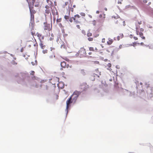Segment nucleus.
<instances>
[{
	"label": "nucleus",
	"instance_id": "obj_2",
	"mask_svg": "<svg viewBox=\"0 0 153 153\" xmlns=\"http://www.w3.org/2000/svg\"><path fill=\"white\" fill-rule=\"evenodd\" d=\"M80 94V92L78 91H75L73 94L70 97L74 102H75L77 98Z\"/></svg>",
	"mask_w": 153,
	"mask_h": 153
},
{
	"label": "nucleus",
	"instance_id": "obj_43",
	"mask_svg": "<svg viewBox=\"0 0 153 153\" xmlns=\"http://www.w3.org/2000/svg\"><path fill=\"white\" fill-rule=\"evenodd\" d=\"M23 50H24V49H23V48H22L21 49V52H23Z\"/></svg>",
	"mask_w": 153,
	"mask_h": 153
},
{
	"label": "nucleus",
	"instance_id": "obj_62",
	"mask_svg": "<svg viewBox=\"0 0 153 153\" xmlns=\"http://www.w3.org/2000/svg\"><path fill=\"white\" fill-rule=\"evenodd\" d=\"M138 44H140V43H138Z\"/></svg>",
	"mask_w": 153,
	"mask_h": 153
},
{
	"label": "nucleus",
	"instance_id": "obj_31",
	"mask_svg": "<svg viewBox=\"0 0 153 153\" xmlns=\"http://www.w3.org/2000/svg\"><path fill=\"white\" fill-rule=\"evenodd\" d=\"M45 11H46V13L48 14L49 12V10H48V9H47L45 10Z\"/></svg>",
	"mask_w": 153,
	"mask_h": 153
},
{
	"label": "nucleus",
	"instance_id": "obj_6",
	"mask_svg": "<svg viewBox=\"0 0 153 153\" xmlns=\"http://www.w3.org/2000/svg\"><path fill=\"white\" fill-rule=\"evenodd\" d=\"M82 91L86 90L88 88V86L86 83H83L80 85Z\"/></svg>",
	"mask_w": 153,
	"mask_h": 153
},
{
	"label": "nucleus",
	"instance_id": "obj_27",
	"mask_svg": "<svg viewBox=\"0 0 153 153\" xmlns=\"http://www.w3.org/2000/svg\"><path fill=\"white\" fill-rule=\"evenodd\" d=\"M80 14L83 16H85V14L84 13H80Z\"/></svg>",
	"mask_w": 153,
	"mask_h": 153
},
{
	"label": "nucleus",
	"instance_id": "obj_56",
	"mask_svg": "<svg viewBox=\"0 0 153 153\" xmlns=\"http://www.w3.org/2000/svg\"><path fill=\"white\" fill-rule=\"evenodd\" d=\"M151 2H149V5L150 4H151Z\"/></svg>",
	"mask_w": 153,
	"mask_h": 153
},
{
	"label": "nucleus",
	"instance_id": "obj_57",
	"mask_svg": "<svg viewBox=\"0 0 153 153\" xmlns=\"http://www.w3.org/2000/svg\"><path fill=\"white\" fill-rule=\"evenodd\" d=\"M140 84L141 85H142V82H140Z\"/></svg>",
	"mask_w": 153,
	"mask_h": 153
},
{
	"label": "nucleus",
	"instance_id": "obj_59",
	"mask_svg": "<svg viewBox=\"0 0 153 153\" xmlns=\"http://www.w3.org/2000/svg\"><path fill=\"white\" fill-rule=\"evenodd\" d=\"M105 10H107V9L106 8H105Z\"/></svg>",
	"mask_w": 153,
	"mask_h": 153
},
{
	"label": "nucleus",
	"instance_id": "obj_25",
	"mask_svg": "<svg viewBox=\"0 0 153 153\" xmlns=\"http://www.w3.org/2000/svg\"><path fill=\"white\" fill-rule=\"evenodd\" d=\"M92 24L94 25H95L96 24V21L95 20H94L92 21Z\"/></svg>",
	"mask_w": 153,
	"mask_h": 153
},
{
	"label": "nucleus",
	"instance_id": "obj_3",
	"mask_svg": "<svg viewBox=\"0 0 153 153\" xmlns=\"http://www.w3.org/2000/svg\"><path fill=\"white\" fill-rule=\"evenodd\" d=\"M80 16L78 14H76L73 17L74 22L76 24L80 23Z\"/></svg>",
	"mask_w": 153,
	"mask_h": 153
},
{
	"label": "nucleus",
	"instance_id": "obj_32",
	"mask_svg": "<svg viewBox=\"0 0 153 153\" xmlns=\"http://www.w3.org/2000/svg\"><path fill=\"white\" fill-rule=\"evenodd\" d=\"M70 11L73 12L74 11V8L73 7H72L70 8Z\"/></svg>",
	"mask_w": 153,
	"mask_h": 153
},
{
	"label": "nucleus",
	"instance_id": "obj_46",
	"mask_svg": "<svg viewBox=\"0 0 153 153\" xmlns=\"http://www.w3.org/2000/svg\"><path fill=\"white\" fill-rule=\"evenodd\" d=\"M92 54V53L91 52H90L88 53V54L89 55H91V54Z\"/></svg>",
	"mask_w": 153,
	"mask_h": 153
},
{
	"label": "nucleus",
	"instance_id": "obj_1",
	"mask_svg": "<svg viewBox=\"0 0 153 153\" xmlns=\"http://www.w3.org/2000/svg\"><path fill=\"white\" fill-rule=\"evenodd\" d=\"M78 54L81 58L85 57L86 55L85 49L83 48H81L78 51Z\"/></svg>",
	"mask_w": 153,
	"mask_h": 153
},
{
	"label": "nucleus",
	"instance_id": "obj_15",
	"mask_svg": "<svg viewBox=\"0 0 153 153\" xmlns=\"http://www.w3.org/2000/svg\"><path fill=\"white\" fill-rule=\"evenodd\" d=\"M30 13H31V17H32V13L34 14L36 12H35V10H33V11L32 10V9H31L30 8Z\"/></svg>",
	"mask_w": 153,
	"mask_h": 153
},
{
	"label": "nucleus",
	"instance_id": "obj_42",
	"mask_svg": "<svg viewBox=\"0 0 153 153\" xmlns=\"http://www.w3.org/2000/svg\"><path fill=\"white\" fill-rule=\"evenodd\" d=\"M45 7H46V8L47 9H49V7L48 6V5H46V6H45Z\"/></svg>",
	"mask_w": 153,
	"mask_h": 153
},
{
	"label": "nucleus",
	"instance_id": "obj_47",
	"mask_svg": "<svg viewBox=\"0 0 153 153\" xmlns=\"http://www.w3.org/2000/svg\"><path fill=\"white\" fill-rule=\"evenodd\" d=\"M32 78L33 79V78H34V79H35V76H33L32 77Z\"/></svg>",
	"mask_w": 153,
	"mask_h": 153
},
{
	"label": "nucleus",
	"instance_id": "obj_39",
	"mask_svg": "<svg viewBox=\"0 0 153 153\" xmlns=\"http://www.w3.org/2000/svg\"><path fill=\"white\" fill-rule=\"evenodd\" d=\"M68 3V2H66L65 3V5H64V6H66Z\"/></svg>",
	"mask_w": 153,
	"mask_h": 153
},
{
	"label": "nucleus",
	"instance_id": "obj_30",
	"mask_svg": "<svg viewBox=\"0 0 153 153\" xmlns=\"http://www.w3.org/2000/svg\"><path fill=\"white\" fill-rule=\"evenodd\" d=\"M105 38H103L102 40V43H105Z\"/></svg>",
	"mask_w": 153,
	"mask_h": 153
},
{
	"label": "nucleus",
	"instance_id": "obj_50",
	"mask_svg": "<svg viewBox=\"0 0 153 153\" xmlns=\"http://www.w3.org/2000/svg\"><path fill=\"white\" fill-rule=\"evenodd\" d=\"M63 68H62V67L61 68H60V70H61V71H62V70H63Z\"/></svg>",
	"mask_w": 153,
	"mask_h": 153
},
{
	"label": "nucleus",
	"instance_id": "obj_48",
	"mask_svg": "<svg viewBox=\"0 0 153 153\" xmlns=\"http://www.w3.org/2000/svg\"><path fill=\"white\" fill-rule=\"evenodd\" d=\"M132 36H132V35H130V38H132Z\"/></svg>",
	"mask_w": 153,
	"mask_h": 153
},
{
	"label": "nucleus",
	"instance_id": "obj_11",
	"mask_svg": "<svg viewBox=\"0 0 153 153\" xmlns=\"http://www.w3.org/2000/svg\"><path fill=\"white\" fill-rule=\"evenodd\" d=\"M113 42V40L112 39L110 38L108 39V40L107 42V43L108 45H110L112 44Z\"/></svg>",
	"mask_w": 153,
	"mask_h": 153
},
{
	"label": "nucleus",
	"instance_id": "obj_55",
	"mask_svg": "<svg viewBox=\"0 0 153 153\" xmlns=\"http://www.w3.org/2000/svg\"><path fill=\"white\" fill-rule=\"evenodd\" d=\"M31 63H32V64L33 65H33V62H31Z\"/></svg>",
	"mask_w": 153,
	"mask_h": 153
},
{
	"label": "nucleus",
	"instance_id": "obj_18",
	"mask_svg": "<svg viewBox=\"0 0 153 153\" xmlns=\"http://www.w3.org/2000/svg\"><path fill=\"white\" fill-rule=\"evenodd\" d=\"M62 21V19L61 18H59V19H56V22H60Z\"/></svg>",
	"mask_w": 153,
	"mask_h": 153
},
{
	"label": "nucleus",
	"instance_id": "obj_8",
	"mask_svg": "<svg viewBox=\"0 0 153 153\" xmlns=\"http://www.w3.org/2000/svg\"><path fill=\"white\" fill-rule=\"evenodd\" d=\"M55 57L54 54L53 53H51L49 55V59L50 60H51Z\"/></svg>",
	"mask_w": 153,
	"mask_h": 153
},
{
	"label": "nucleus",
	"instance_id": "obj_9",
	"mask_svg": "<svg viewBox=\"0 0 153 153\" xmlns=\"http://www.w3.org/2000/svg\"><path fill=\"white\" fill-rule=\"evenodd\" d=\"M60 65L61 67L65 68L66 66V63L65 61H63L61 62Z\"/></svg>",
	"mask_w": 153,
	"mask_h": 153
},
{
	"label": "nucleus",
	"instance_id": "obj_29",
	"mask_svg": "<svg viewBox=\"0 0 153 153\" xmlns=\"http://www.w3.org/2000/svg\"><path fill=\"white\" fill-rule=\"evenodd\" d=\"M31 34L33 36H34L35 34V32L33 31H31Z\"/></svg>",
	"mask_w": 153,
	"mask_h": 153
},
{
	"label": "nucleus",
	"instance_id": "obj_53",
	"mask_svg": "<svg viewBox=\"0 0 153 153\" xmlns=\"http://www.w3.org/2000/svg\"><path fill=\"white\" fill-rule=\"evenodd\" d=\"M65 60L66 61H68L69 60V59H66Z\"/></svg>",
	"mask_w": 153,
	"mask_h": 153
},
{
	"label": "nucleus",
	"instance_id": "obj_52",
	"mask_svg": "<svg viewBox=\"0 0 153 153\" xmlns=\"http://www.w3.org/2000/svg\"><path fill=\"white\" fill-rule=\"evenodd\" d=\"M143 42H141V43H140V44L142 45H143Z\"/></svg>",
	"mask_w": 153,
	"mask_h": 153
},
{
	"label": "nucleus",
	"instance_id": "obj_10",
	"mask_svg": "<svg viewBox=\"0 0 153 153\" xmlns=\"http://www.w3.org/2000/svg\"><path fill=\"white\" fill-rule=\"evenodd\" d=\"M58 86L59 88L61 89L63 88L64 87V85L63 83L62 82H59L58 84Z\"/></svg>",
	"mask_w": 153,
	"mask_h": 153
},
{
	"label": "nucleus",
	"instance_id": "obj_36",
	"mask_svg": "<svg viewBox=\"0 0 153 153\" xmlns=\"http://www.w3.org/2000/svg\"><path fill=\"white\" fill-rule=\"evenodd\" d=\"M133 38L135 40H137L138 39V38L135 36Z\"/></svg>",
	"mask_w": 153,
	"mask_h": 153
},
{
	"label": "nucleus",
	"instance_id": "obj_13",
	"mask_svg": "<svg viewBox=\"0 0 153 153\" xmlns=\"http://www.w3.org/2000/svg\"><path fill=\"white\" fill-rule=\"evenodd\" d=\"M80 73L82 74L83 75H85V71L84 69H82L80 71Z\"/></svg>",
	"mask_w": 153,
	"mask_h": 153
},
{
	"label": "nucleus",
	"instance_id": "obj_14",
	"mask_svg": "<svg viewBox=\"0 0 153 153\" xmlns=\"http://www.w3.org/2000/svg\"><path fill=\"white\" fill-rule=\"evenodd\" d=\"M40 45L41 48L43 49H44L45 47V45H44L42 43V41H41V42L40 44Z\"/></svg>",
	"mask_w": 153,
	"mask_h": 153
},
{
	"label": "nucleus",
	"instance_id": "obj_58",
	"mask_svg": "<svg viewBox=\"0 0 153 153\" xmlns=\"http://www.w3.org/2000/svg\"><path fill=\"white\" fill-rule=\"evenodd\" d=\"M99 74L100 75H101V72H100L99 73Z\"/></svg>",
	"mask_w": 153,
	"mask_h": 153
},
{
	"label": "nucleus",
	"instance_id": "obj_24",
	"mask_svg": "<svg viewBox=\"0 0 153 153\" xmlns=\"http://www.w3.org/2000/svg\"><path fill=\"white\" fill-rule=\"evenodd\" d=\"M88 40L89 41H93V39L91 37H89L88 39Z\"/></svg>",
	"mask_w": 153,
	"mask_h": 153
},
{
	"label": "nucleus",
	"instance_id": "obj_23",
	"mask_svg": "<svg viewBox=\"0 0 153 153\" xmlns=\"http://www.w3.org/2000/svg\"><path fill=\"white\" fill-rule=\"evenodd\" d=\"M87 36L88 37H90L92 36V33L90 32H88L87 34Z\"/></svg>",
	"mask_w": 153,
	"mask_h": 153
},
{
	"label": "nucleus",
	"instance_id": "obj_33",
	"mask_svg": "<svg viewBox=\"0 0 153 153\" xmlns=\"http://www.w3.org/2000/svg\"><path fill=\"white\" fill-rule=\"evenodd\" d=\"M107 66L109 68H110L111 67V63H108V64Z\"/></svg>",
	"mask_w": 153,
	"mask_h": 153
},
{
	"label": "nucleus",
	"instance_id": "obj_17",
	"mask_svg": "<svg viewBox=\"0 0 153 153\" xmlns=\"http://www.w3.org/2000/svg\"><path fill=\"white\" fill-rule=\"evenodd\" d=\"M73 17H71L70 18L69 21L70 22H71V23L73 21Z\"/></svg>",
	"mask_w": 153,
	"mask_h": 153
},
{
	"label": "nucleus",
	"instance_id": "obj_22",
	"mask_svg": "<svg viewBox=\"0 0 153 153\" xmlns=\"http://www.w3.org/2000/svg\"><path fill=\"white\" fill-rule=\"evenodd\" d=\"M69 16H68L65 15L64 16V18L66 20H67V19H69Z\"/></svg>",
	"mask_w": 153,
	"mask_h": 153
},
{
	"label": "nucleus",
	"instance_id": "obj_54",
	"mask_svg": "<svg viewBox=\"0 0 153 153\" xmlns=\"http://www.w3.org/2000/svg\"><path fill=\"white\" fill-rule=\"evenodd\" d=\"M96 71H98V69H97L95 70Z\"/></svg>",
	"mask_w": 153,
	"mask_h": 153
},
{
	"label": "nucleus",
	"instance_id": "obj_61",
	"mask_svg": "<svg viewBox=\"0 0 153 153\" xmlns=\"http://www.w3.org/2000/svg\"><path fill=\"white\" fill-rule=\"evenodd\" d=\"M33 18L34 17V15H33Z\"/></svg>",
	"mask_w": 153,
	"mask_h": 153
},
{
	"label": "nucleus",
	"instance_id": "obj_41",
	"mask_svg": "<svg viewBox=\"0 0 153 153\" xmlns=\"http://www.w3.org/2000/svg\"><path fill=\"white\" fill-rule=\"evenodd\" d=\"M143 2L144 3H146L147 2V1L146 0H143Z\"/></svg>",
	"mask_w": 153,
	"mask_h": 153
},
{
	"label": "nucleus",
	"instance_id": "obj_21",
	"mask_svg": "<svg viewBox=\"0 0 153 153\" xmlns=\"http://www.w3.org/2000/svg\"><path fill=\"white\" fill-rule=\"evenodd\" d=\"M69 67L70 68H71L72 67V65L69 66V64H66V68H68Z\"/></svg>",
	"mask_w": 153,
	"mask_h": 153
},
{
	"label": "nucleus",
	"instance_id": "obj_40",
	"mask_svg": "<svg viewBox=\"0 0 153 153\" xmlns=\"http://www.w3.org/2000/svg\"><path fill=\"white\" fill-rule=\"evenodd\" d=\"M123 47V46L122 45H120L119 46V49H121Z\"/></svg>",
	"mask_w": 153,
	"mask_h": 153
},
{
	"label": "nucleus",
	"instance_id": "obj_16",
	"mask_svg": "<svg viewBox=\"0 0 153 153\" xmlns=\"http://www.w3.org/2000/svg\"><path fill=\"white\" fill-rule=\"evenodd\" d=\"M89 50L90 51H94V48L92 47H90L89 48Z\"/></svg>",
	"mask_w": 153,
	"mask_h": 153
},
{
	"label": "nucleus",
	"instance_id": "obj_5",
	"mask_svg": "<svg viewBox=\"0 0 153 153\" xmlns=\"http://www.w3.org/2000/svg\"><path fill=\"white\" fill-rule=\"evenodd\" d=\"M74 102V101H73V100H72V99H71V98H70L68 100H67L66 101V109L67 110H68V108H69V105H70V104L71 103H72V102Z\"/></svg>",
	"mask_w": 153,
	"mask_h": 153
},
{
	"label": "nucleus",
	"instance_id": "obj_49",
	"mask_svg": "<svg viewBox=\"0 0 153 153\" xmlns=\"http://www.w3.org/2000/svg\"><path fill=\"white\" fill-rule=\"evenodd\" d=\"M105 14H103V17H104V19L105 18Z\"/></svg>",
	"mask_w": 153,
	"mask_h": 153
},
{
	"label": "nucleus",
	"instance_id": "obj_19",
	"mask_svg": "<svg viewBox=\"0 0 153 153\" xmlns=\"http://www.w3.org/2000/svg\"><path fill=\"white\" fill-rule=\"evenodd\" d=\"M137 44V43L136 42H134L132 44H131L130 45V46H133L134 47Z\"/></svg>",
	"mask_w": 153,
	"mask_h": 153
},
{
	"label": "nucleus",
	"instance_id": "obj_20",
	"mask_svg": "<svg viewBox=\"0 0 153 153\" xmlns=\"http://www.w3.org/2000/svg\"><path fill=\"white\" fill-rule=\"evenodd\" d=\"M42 53L44 54L46 53H48V50H45L42 51Z\"/></svg>",
	"mask_w": 153,
	"mask_h": 153
},
{
	"label": "nucleus",
	"instance_id": "obj_34",
	"mask_svg": "<svg viewBox=\"0 0 153 153\" xmlns=\"http://www.w3.org/2000/svg\"><path fill=\"white\" fill-rule=\"evenodd\" d=\"M94 51L97 52L98 51V50L97 48H94Z\"/></svg>",
	"mask_w": 153,
	"mask_h": 153
},
{
	"label": "nucleus",
	"instance_id": "obj_51",
	"mask_svg": "<svg viewBox=\"0 0 153 153\" xmlns=\"http://www.w3.org/2000/svg\"><path fill=\"white\" fill-rule=\"evenodd\" d=\"M73 7H76V5H74L73 6Z\"/></svg>",
	"mask_w": 153,
	"mask_h": 153
},
{
	"label": "nucleus",
	"instance_id": "obj_37",
	"mask_svg": "<svg viewBox=\"0 0 153 153\" xmlns=\"http://www.w3.org/2000/svg\"><path fill=\"white\" fill-rule=\"evenodd\" d=\"M138 23L139 25H141L142 24V21H140L138 22Z\"/></svg>",
	"mask_w": 153,
	"mask_h": 153
},
{
	"label": "nucleus",
	"instance_id": "obj_28",
	"mask_svg": "<svg viewBox=\"0 0 153 153\" xmlns=\"http://www.w3.org/2000/svg\"><path fill=\"white\" fill-rule=\"evenodd\" d=\"M35 72L34 71H31V72L30 73V74L31 75H33L34 74Z\"/></svg>",
	"mask_w": 153,
	"mask_h": 153
},
{
	"label": "nucleus",
	"instance_id": "obj_12",
	"mask_svg": "<svg viewBox=\"0 0 153 153\" xmlns=\"http://www.w3.org/2000/svg\"><path fill=\"white\" fill-rule=\"evenodd\" d=\"M139 35L142 38V39L145 40V37L143 36V33L142 32H140L139 33Z\"/></svg>",
	"mask_w": 153,
	"mask_h": 153
},
{
	"label": "nucleus",
	"instance_id": "obj_7",
	"mask_svg": "<svg viewBox=\"0 0 153 153\" xmlns=\"http://www.w3.org/2000/svg\"><path fill=\"white\" fill-rule=\"evenodd\" d=\"M36 35L38 37V38L39 40L40 41V42H41L44 39V36H42L41 34H40L39 33H37L36 34Z\"/></svg>",
	"mask_w": 153,
	"mask_h": 153
},
{
	"label": "nucleus",
	"instance_id": "obj_26",
	"mask_svg": "<svg viewBox=\"0 0 153 153\" xmlns=\"http://www.w3.org/2000/svg\"><path fill=\"white\" fill-rule=\"evenodd\" d=\"M59 26L61 28H63L64 27V26L61 23H60L59 24Z\"/></svg>",
	"mask_w": 153,
	"mask_h": 153
},
{
	"label": "nucleus",
	"instance_id": "obj_4",
	"mask_svg": "<svg viewBox=\"0 0 153 153\" xmlns=\"http://www.w3.org/2000/svg\"><path fill=\"white\" fill-rule=\"evenodd\" d=\"M45 26H44V30H47L49 31L52 30V25H51L50 24L47 23H44Z\"/></svg>",
	"mask_w": 153,
	"mask_h": 153
},
{
	"label": "nucleus",
	"instance_id": "obj_45",
	"mask_svg": "<svg viewBox=\"0 0 153 153\" xmlns=\"http://www.w3.org/2000/svg\"><path fill=\"white\" fill-rule=\"evenodd\" d=\"M102 16V14H100L99 16V17L100 18H101Z\"/></svg>",
	"mask_w": 153,
	"mask_h": 153
},
{
	"label": "nucleus",
	"instance_id": "obj_35",
	"mask_svg": "<svg viewBox=\"0 0 153 153\" xmlns=\"http://www.w3.org/2000/svg\"><path fill=\"white\" fill-rule=\"evenodd\" d=\"M140 32H139L138 31V30H136V33L137 35H139V33Z\"/></svg>",
	"mask_w": 153,
	"mask_h": 153
},
{
	"label": "nucleus",
	"instance_id": "obj_38",
	"mask_svg": "<svg viewBox=\"0 0 153 153\" xmlns=\"http://www.w3.org/2000/svg\"><path fill=\"white\" fill-rule=\"evenodd\" d=\"M76 26L78 28V29H80V26H79V25H76Z\"/></svg>",
	"mask_w": 153,
	"mask_h": 153
},
{
	"label": "nucleus",
	"instance_id": "obj_44",
	"mask_svg": "<svg viewBox=\"0 0 153 153\" xmlns=\"http://www.w3.org/2000/svg\"><path fill=\"white\" fill-rule=\"evenodd\" d=\"M100 11H99V10H97L96 11V13H97V14H99L100 13Z\"/></svg>",
	"mask_w": 153,
	"mask_h": 153
},
{
	"label": "nucleus",
	"instance_id": "obj_60",
	"mask_svg": "<svg viewBox=\"0 0 153 153\" xmlns=\"http://www.w3.org/2000/svg\"><path fill=\"white\" fill-rule=\"evenodd\" d=\"M141 31H143V29H142V30H141Z\"/></svg>",
	"mask_w": 153,
	"mask_h": 153
}]
</instances>
